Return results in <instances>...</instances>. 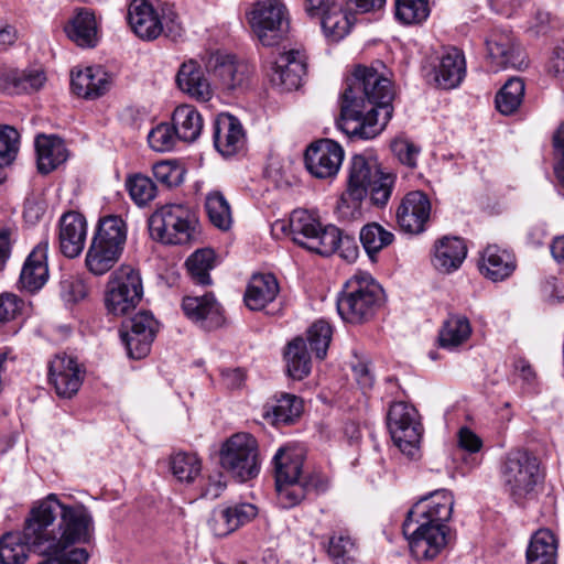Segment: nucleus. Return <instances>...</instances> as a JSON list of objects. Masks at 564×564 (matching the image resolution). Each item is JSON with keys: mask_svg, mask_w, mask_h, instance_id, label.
Wrapping results in <instances>:
<instances>
[{"mask_svg": "<svg viewBox=\"0 0 564 564\" xmlns=\"http://www.w3.org/2000/svg\"><path fill=\"white\" fill-rule=\"evenodd\" d=\"M280 291L278 280L271 273L253 274L245 292V303L251 311H261L272 303Z\"/></svg>", "mask_w": 564, "mask_h": 564, "instance_id": "2f4dec72", "label": "nucleus"}, {"mask_svg": "<svg viewBox=\"0 0 564 564\" xmlns=\"http://www.w3.org/2000/svg\"><path fill=\"white\" fill-rule=\"evenodd\" d=\"M19 132L10 126H0V165H9L19 150Z\"/></svg>", "mask_w": 564, "mask_h": 564, "instance_id": "5fc2aeb1", "label": "nucleus"}, {"mask_svg": "<svg viewBox=\"0 0 564 564\" xmlns=\"http://www.w3.org/2000/svg\"><path fill=\"white\" fill-rule=\"evenodd\" d=\"M467 256L465 241L459 237H443L434 246L432 263L442 273L456 271Z\"/></svg>", "mask_w": 564, "mask_h": 564, "instance_id": "7c9ffc66", "label": "nucleus"}, {"mask_svg": "<svg viewBox=\"0 0 564 564\" xmlns=\"http://www.w3.org/2000/svg\"><path fill=\"white\" fill-rule=\"evenodd\" d=\"M395 176L381 170L372 155L355 154L349 163L347 188L340 195L337 212L346 220L361 217V204L369 195L372 205L383 207L390 199Z\"/></svg>", "mask_w": 564, "mask_h": 564, "instance_id": "20e7f679", "label": "nucleus"}, {"mask_svg": "<svg viewBox=\"0 0 564 564\" xmlns=\"http://www.w3.org/2000/svg\"><path fill=\"white\" fill-rule=\"evenodd\" d=\"M299 485L303 489V499L311 491H315V492L319 494L327 489L326 478L318 473H311L308 475H303L299 481Z\"/></svg>", "mask_w": 564, "mask_h": 564, "instance_id": "680f3d73", "label": "nucleus"}, {"mask_svg": "<svg viewBox=\"0 0 564 564\" xmlns=\"http://www.w3.org/2000/svg\"><path fill=\"white\" fill-rule=\"evenodd\" d=\"M186 268L192 281L198 285H210V270L215 267V253L212 249H199L186 260Z\"/></svg>", "mask_w": 564, "mask_h": 564, "instance_id": "c03bdc74", "label": "nucleus"}, {"mask_svg": "<svg viewBox=\"0 0 564 564\" xmlns=\"http://www.w3.org/2000/svg\"><path fill=\"white\" fill-rule=\"evenodd\" d=\"M131 199L138 206H144L156 196L154 182L144 175H134L127 181Z\"/></svg>", "mask_w": 564, "mask_h": 564, "instance_id": "603ef678", "label": "nucleus"}, {"mask_svg": "<svg viewBox=\"0 0 564 564\" xmlns=\"http://www.w3.org/2000/svg\"><path fill=\"white\" fill-rule=\"evenodd\" d=\"M283 231H289L292 240L300 247L323 257H329L335 252L348 262H354L359 254L356 239L343 235L334 225L323 227L306 210H293L289 224L281 225Z\"/></svg>", "mask_w": 564, "mask_h": 564, "instance_id": "39448f33", "label": "nucleus"}, {"mask_svg": "<svg viewBox=\"0 0 564 564\" xmlns=\"http://www.w3.org/2000/svg\"><path fill=\"white\" fill-rule=\"evenodd\" d=\"M33 523L28 535L48 553H58L75 544L88 543L94 534V519L83 503L67 505L50 494L32 509Z\"/></svg>", "mask_w": 564, "mask_h": 564, "instance_id": "f03ea898", "label": "nucleus"}, {"mask_svg": "<svg viewBox=\"0 0 564 564\" xmlns=\"http://www.w3.org/2000/svg\"><path fill=\"white\" fill-rule=\"evenodd\" d=\"M471 335L469 319L460 314H449L440 329L438 340L443 348H454L465 343Z\"/></svg>", "mask_w": 564, "mask_h": 564, "instance_id": "58836bf2", "label": "nucleus"}, {"mask_svg": "<svg viewBox=\"0 0 564 564\" xmlns=\"http://www.w3.org/2000/svg\"><path fill=\"white\" fill-rule=\"evenodd\" d=\"M501 479L509 497L523 505L533 497L541 479L539 458L527 449L510 451L501 466Z\"/></svg>", "mask_w": 564, "mask_h": 564, "instance_id": "6e6552de", "label": "nucleus"}, {"mask_svg": "<svg viewBox=\"0 0 564 564\" xmlns=\"http://www.w3.org/2000/svg\"><path fill=\"white\" fill-rule=\"evenodd\" d=\"M182 310L187 318L207 330L220 327L225 321L223 307L212 292L202 296H184Z\"/></svg>", "mask_w": 564, "mask_h": 564, "instance_id": "5701e85b", "label": "nucleus"}, {"mask_svg": "<svg viewBox=\"0 0 564 564\" xmlns=\"http://www.w3.org/2000/svg\"><path fill=\"white\" fill-rule=\"evenodd\" d=\"M142 295L140 273L132 267L123 264L110 275L105 304L110 314L124 315L135 308Z\"/></svg>", "mask_w": 564, "mask_h": 564, "instance_id": "f8f14e48", "label": "nucleus"}, {"mask_svg": "<svg viewBox=\"0 0 564 564\" xmlns=\"http://www.w3.org/2000/svg\"><path fill=\"white\" fill-rule=\"evenodd\" d=\"M176 140H178V138L173 122L172 126L169 123H161L156 126L148 135L150 147L156 152H166L172 150Z\"/></svg>", "mask_w": 564, "mask_h": 564, "instance_id": "864d4df0", "label": "nucleus"}, {"mask_svg": "<svg viewBox=\"0 0 564 564\" xmlns=\"http://www.w3.org/2000/svg\"><path fill=\"white\" fill-rule=\"evenodd\" d=\"M393 97L390 79L372 67L358 65L340 97L338 129L351 140L373 139L392 118Z\"/></svg>", "mask_w": 564, "mask_h": 564, "instance_id": "f257e3e1", "label": "nucleus"}, {"mask_svg": "<svg viewBox=\"0 0 564 564\" xmlns=\"http://www.w3.org/2000/svg\"><path fill=\"white\" fill-rule=\"evenodd\" d=\"M113 84L112 75L101 66H88L72 70L70 87L77 96L94 100L108 93Z\"/></svg>", "mask_w": 564, "mask_h": 564, "instance_id": "4be33fe9", "label": "nucleus"}, {"mask_svg": "<svg viewBox=\"0 0 564 564\" xmlns=\"http://www.w3.org/2000/svg\"><path fill=\"white\" fill-rule=\"evenodd\" d=\"M223 383L230 390L240 389L246 380V373L241 368L221 370Z\"/></svg>", "mask_w": 564, "mask_h": 564, "instance_id": "774afa93", "label": "nucleus"}, {"mask_svg": "<svg viewBox=\"0 0 564 564\" xmlns=\"http://www.w3.org/2000/svg\"><path fill=\"white\" fill-rule=\"evenodd\" d=\"M284 358L286 360L288 375L294 380H302L311 372V357L307 351L306 341L294 338L288 344Z\"/></svg>", "mask_w": 564, "mask_h": 564, "instance_id": "ea45409f", "label": "nucleus"}, {"mask_svg": "<svg viewBox=\"0 0 564 564\" xmlns=\"http://www.w3.org/2000/svg\"><path fill=\"white\" fill-rule=\"evenodd\" d=\"M383 301V290L369 274L349 279L337 300L340 317L359 324L370 319Z\"/></svg>", "mask_w": 564, "mask_h": 564, "instance_id": "0eeeda50", "label": "nucleus"}, {"mask_svg": "<svg viewBox=\"0 0 564 564\" xmlns=\"http://www.w3.org/2000/svg\"><path fill=\"white\" fill-rule=\"evenodd\" d=\"M173 475L180 481L192 482L200 474L202 463L196 454L180 452L170 460Z\"/></svg>", "mask_w": 564, "mask_h": 564, "instance_id": "09e8293b", "label": "nucleus"}, {"mask_svg": "<svg viewBox=\"0 0 564 564\" xmlns=\"http://www.w3.org/2000/svg\"><path fill=\"white\" fill-rule=\"evenodd\" d=\"M83 380L84 372L75 358L58 354L50 361L48 382L59 398H73L78 392Z\"/></svg>", "mask_w": 564, "mask_h": 564, "instance_id": "6ab92c4d", "label": "nucleus"}, {"mask_svg": "<svg viewBox=\"0 0 564 564\" xmlns=\"http://www.w3.org/2000/svg\"><path fill=\"white\" fill-rule=\"evenodd\" d=\"M23 301L15 294L3 293L0 295V323L9 322L21 312Z\"/></svg>", "mask_w": 564, "mask_h": 564, "instance_id": "13d9d810", "label": "nucleus"}, {"mask_svg": "<svg viewBox=\"0 0 564 564\" xmlns=\"http://www.w3.org/2000/svg\"><path fill=\"white\" fill-rule=\"evenodd\" d=\"M223 509L229 516L228 518L230 519V522H232L235 530L250 522L258 513L257 507L247 502L234 503Z\"/></svg>", "mask_w": 564, "mask_h": 564, "instance_id": "4d7b16f0", "label": "nucleus"}, {"mask_svg": "<svg viewBox=\"0 0 564 564\" xmlns=\"http://www.w3.org/2000/svg\"><path fill=\"white\" fill-rule=\"evenodd\" d=\"M87 223L77 212L65 213L59 220V248L67 258L79 256L85 247Z\"/></svg>", "mask_w": 564, "mask_h": 564, "instance_id": "393cba45", "label": "nucleus"}, {"mask_svg": "<svg viewBox=\"0 0 564 564\" xmlns=\"http://www.w3.org/2000/svg\"><path fill=\"white\" fill-rule=\"evenodd\" d=\"M196 225L195 214L182 204L164 205L149 218L151 237L165 245H185L194 241Z\"/></svg>", "mask_w": 564, "mask_h": 564, "instance_id": "1a4fd4ad", "label": "nucleus"}, {"mask_svg": "<svg viewBox=\"0 0 564 564\" xmlns=\"http://www.w3.org/2000/svg\"><path fill=\"white\" fill-rule=\"evenodd\" d=\"M359 240L369 259L376 261L377 254L393 242L394 235L373 221L362 226Z\"/></svg>", "mask_w": 564, "mask_h": 564, "instance_id": "a19ab883", "label": "nucleus"}, {"mask_svg": "<svg viewBox=\"0 0 564 564\" xmlns=\"http://www.w3.org/2000/svg\"><path fill=\"white\" fill-rule=\"evenodd\" d=\"M206 212L210 223L220 230H228L231 226V209L229 203L220 192H212L206 197Z\"/></svg>", "mask_w": 564, "mask_h": 564, "instance_id": "a18cd8bd", "label": "nucleus"}, {"mask_svg": "<svg viewBox=\"0 0 564 564\" xmlns=\"http://www.w3.org/2000/svg\"><path fill=\"white\" fill-rule=\"evenodd\" d=\"M333 330L330 325L321 319L315 322L307 330V341L312 351L318 359H324L327 355Z\"/></svg>", "mask_w": 564, "mask_h": 564, "instance_id": "3c124183", "label": "nucleus"}, {"mask_svg": "<svg viewBox=\"0 0 564 564\" xmlns=\"http://www.w3.org/2000/svg\"><path fill=\"white\" fill-rule=\"evenodd\" d=\"M431 203L429 197L420 191L408 193L402 199L397 219L400 228L409 234H421L430 219Z\"/></svg>", "mask_w": 564, "mask_h": 564, "instance_id": "412c9836", "label": "nucleus"}, {"mask_svg": "<svg viewBox=\"0 0 564 564\" xmlns=\"http://www.w3.org/2000/svg\"><path fill=\"white\" fill-rule=\"evenodd\" d=\"M219 456L221 467L240 482L256 478L260 471L258 442L251 434H234L223 444Z\"/></svg>", "mask_w": 564, "mask_h": 564, "instance_id": "9d476101", "label": "nucleus"}, {"mask_svg": "<svg viewBox=\"0 0 564 564\" xmlns=\"http://www.w3.org/2000/svg\"><path fill=\"white\" fill-rule=\"evenodd\" d=\"M69 40L83 48H93L98 43L97 23L95 14L87 10H79L65 26Z\"/></svg>", "mask_w": 564, "mask_h": 564, "instance_id": "f704fd0d", "label": "nucleus"}, {"mask_svg": "<svg viewBox=\"0 0 564 564\" xmlns=\"http://www.w3.org/2000/svg\"><path fill=\"white\" fill-rule=\"evenodd\" d=\"M228 517L223 508L213 511L208 527L216 536L223 538L236 531Z\"/></svg>", "mask_w": 564, "mask_h": 564, "instance_id": "bf43d9fd", "label": "nucleus"}, {"mask_svg": "<svg viewBox=\"0 0 564 564\" xmlns=\"http://www.w3.org/2000/svg\"><path fill=\"white\" fill-rule=\"evenodd\" d=\"M466 74L465 57L457 48H451L442 56L435 80L444 89L457 87Z\"/></svg>", "mask_w": 564, "mask_h": 564, "instance_id": "c9c22d12", "label": "nucleus"}, {"mask_svg": "<svg viewBox=\"0 0 564 564\" xmlns=\"http://www.w3.org/2000/svg\"><path fill=\"white\" fill-rule=\"evenodd\" d=\"M32 511L25 518L23 530L7 532L0 536V564H24L29 558L31 551L41 555L48 553L42 546L37 545V541L28 535L29 525L33 524ZM35 524L36 521H35Z\"/></svg>", "mask_w": 564, "mask_h": 564, "instance_id": "aec40b11", "label": "nucleus"}, {"mask_svg": "<svg viewBox=\"0 0 564 564\" xmlns=\"http://www.w3.org/2000/svg\"><path fill=\"white\" fill-rule=\"evenodd\" d=\"M303 412V400L295 394L281 393L274 404H267L264 417L274 425H289L297 420Z\"/></svg>", "mask_w": 564, "mask_h": 564, "instance_id": "4c0bfd02", "label": "nucleus"}, {"mask_svg": "<svg viewBox=\"0 0 564 564\" xmlns=\"http://www.w3.org/2000/svg\"><path fill=\"white\" fill-rule=\"evenodd\" d=\"M304 463L303 451L294 446L280 447L273 456L275 488L283 508H292L303 500L299 485Z\"/></svg>", "mask_w": 564, "mask_h": 564, "instance_id": "9b49d317", "label": "nucleus"}, {"mask_svg": "<svg viewBox=\"0 0 564 564\" xmlns=\"http://www.w3.org/2000/svg\"><path fill=\"white\" fill-rule=\"evenodd\" d=\"M208 66L215 80L226 90H234L242 86L249 75L248 66L237 62L230 55H213Z\"/></svg>", "mask_w": 564, "mask_h": 564, "instance_id": "bb28decb", "label": "nucleus"}, {"mask_svg": "<svg viewBox=\"0 0 564 564\" xmlns=\"http://www.w3.org/2000/svg\"><path fill=\"white\" fill-rule=\"evenodd\" d=\"M127 18L135 35L142 40L152 41L162 34V22L153 7L144 0H133Z\"/></svg>", "mask_w": 564, "mask_h": 564, "instance_id": "cd10ccee", "label": "nucleus"}, {"mask_svg": "<svg viewBox=\"0 0 564 564\" xmlns=\"http://www.w3.org/2000/svg\"><path fill=\"white\" fill-rule=\"evenodd\" d=\"M270 82L280 91H292L302 85L306 59L297 50L283 51L271 62Z\"/></svg>", "mask_w": 564, "mask_h": 564, "instance_id": "a211bd4d", "label": "nucleus"}, {"mask_svg": "<svg viewBox=\"0 0 564 564\" xmlns=\"http://www.w3.org/2000/svg\"><path fill=\"white\" fill-rule=\"evenodd\" d=\"M553 147L558 156L557 163L554 166V172L558 181L564 186V122L553 135Z\"/></svg>", "mask_w": 564, "mask_h": 564, "instance_id": "e2e57ef3", "label": "nucleus"}, {"mask_svg": "<svg viewBox=\"0 0 564 564\" xmlns=\"http://www.w3.org/2000/svg\"><path fill=\"white\" fill-rule=\"evenodd\" d=\"M214 145L224 156L236 154L245 144V131L238 118L220 113L214 120Z\"/></svg>", "mask_w": 564, "mask_h": 564, "instance_id": "b1692460", "label": "nucleus"}, {"mask_svg": "<svg viewBox=\"0 0 564 564\" xmlns=\"http://www.w3.org/2000/svg\"><path fill=\"white\" fill-rule=\"evenodd\" d=\"M288 11L280 0H258L251 11L250 24L264 46L276 44L288 31Z\"/></svg>", "mask_w": 564, "mask_h": 564, "instance_id": "4468645a", "label": "nucleus"}, {"mask_svg": "<svg viewBox=\"0 0 564 564\" xmlns=\"http://www.w3.org/2000/svg\"><path fill=\"white\" fill-rule=\"evenodd\" d=\"M35 150L37 170L42 174H48L67 159V150L64 142L55 135H37L35 139Z\"/></svg>", "mask_w": 564, "mask_h": 564, "instance_id": "72a5a7b5", "label": "nucleus"}, {"mask_svg": "<svg viewBox=\"0 0 564 564\" xmlns=\"http://www.w3.org/2000/svg\"><path fill=\"white\" fill-rule=\"evenodd\" d=\"M387 424L394 444L403 454L414 458L423 434L416 409L406 402H394L389 409Z\"/></svg>", "mask_w": 564, "mask_h": 564, "instance_id": "ddd939ff", "label": "nucleus"}, {"mask_svg": "<svg viewBox=\"0 0 564 564\" xmlns=\"http://www.w3.org/2000/svg\"><path fill=\"white\" fill-rule=\"evenodd\" d=\"M47 245L40 243L26 258L22 268L19 283L21 288L30 293H34L43 288L48 278V268L46 263Z\"/></svg>", "mask_w": 564, "mask_h": 564, "instance_id": "c756f323", "label": "nucleus"}, {"mask_svg": "<svg viewBox=\"0 0 564 564\" xmlns=\"http://www.w3.org/2000/svg\"><path fill=\"white\" fill-rule=\"evenodd\" d=\"M486 47L495 70L507 68L522 70L529 65L523 48L507 31L494 30L486 39Z\"/></svg>", "mask_w": 564, "mask_h": 564, "instance_id": "f3484780", "label": "nucleus"}, {"mask_svg": "<svg viewBox=\"0 0 564 564\" xmlns=\"http://www.w3.org/2000/svg\"><path fill=\"white\" fill-rule=\"evenodd\" d=\"M178 88L199 101H207L212 97L210 84L206 79L199 64L193 59L181 65L176 74Z\"/></svg>", "mask_w": 564, "mask_h": 564, "instance_id": "473e14b6", "label": "nucleus"}, {"mask_svg": "<svg viewBox=\"0 0 564 564\" xmlns=\"http://www.w3.org/2000/svg\"><path fill=\"white\" fill-rule=\"evenodd\" d=\"M128 236V225L118 215H108L98 220L91 243L86 253V267L95 275L111 270L121 258Z\"/></svg>", "mask_w": 564, "mask_h": 564, "instance_id": "423d86ee", "label": "nucleus"}, {"mask_svg": "<svg viewBox=\"0 0 564 564\" xmlns=\"http://www.w3.org/2000/svg\"><path fill=\"white\" fill-rule=\"evenodd\" d=\"M524 88L525 85L522 78L512 77L508 79L496 95L497 110L505 116L514 113L522 104Z\"/></svg>", "mask_w": 564, "mask_h": 564, "instance_id": "79ce46f5", "label": "nucleus"}, {"mask_svg": "<svg viewBox=\"0 0 564 564\" xmlns=\"http://www.w3.org/2000/svg\"><path fill=\"white\" fill-rule=\"evenodd\" d=\"M429 14L427 0H395V17L404 24H419Z\"/></svg>", "mask_w": 564, "mask_h": 564, "instance_id": "8fccbe9b", "label": "nucleus"}, {"mask_svg": "<svg viewBox=\"0 0 564 564\" xmlns=\"http://www.w3.org/2000/svg\"><path fill=\"white\" fill-rule=\"evenodd\" d=\"M454 498L451 491L437 489L422 497L408 512L402 524L412 555L433 560L446 545V522L451 519Z\"/></svg>", "mask_w": 564, "mask_h": 564, "instance_id": "7ed1b4c3", "label": "nucleus"}, {"mask_svg": "<svg viewBox=\"0 0 564 564\" xmlns=\"http://www.w3.org/2000/svg\"><path fill=\"white\" fill-rule=\"evenodd\" d=\"M46 560L39 564H87L89 553L84 547H69L58 553H43Z\"/></svg>", "mask_w": 564, "mask_h": 564, "instance_id": "6e6d98bb", "label": "nucleus"}, {"mask_svg": "<svg viewBox=\"0 0 564 564\" xmlns=\"http://www.w3.org/2000/svg\"><path fill=\"white\" fill-rule=\"evenodd\" d=\"M154 177L159 183L167 187L176 185V170L167 162H160L153 166Z\"/></svg>", "mask_w": 564, "mask_h": 564, "instance_id": "69168bd1", "label": "nucleus"}, {"mask_svg": "<svg viewBox=\"0 0 564 564\" xmlns=\"http://www.w3.org/2000/svg\"><path fill=\"white\" fill-rule=\"evenodd\" d=\"M516 257L496 245L488 246L481 253L480 272L494 282L503 281L516 270Z\"/></svg>", "mask_w": 564, "mask_h": 564, "instance_id": "c85d7f7f", "label": "nucleus"}, {"mask_svg": "<svg viewBox=\"0 0 564 564\" xmlns=\"http://www.w3.org/2000/svg\"><path fill=\"white\" fill-rule=\"evenodd\" d=\"M344 160V150L330 139H321L311 143L304 154L307 171L316 178H333L338 174Z\"/></svg>", "mask_w": 564, "mask_h": 564, "instance_id": "dca6fc26", "label": "nucleus"}, {"mask_svg": "<svg viewBox=\"0 0 564 564\" xmlns=\"http://www.w3.org/2000/svg\"><path fill=\"white\" fill-rule=\"evenodd\" d=\"M326 552L334 564H354L357 561L358 546L349 534L334 533L328 539Z\"/></svg>", "mask_w": 564, "mask_h": 564, "instance_id": "37998d69", "label": "nucleus"}, {"mask_svg": "<svg viewBox=\"0 0 564 564\" xmlns=\"http://www.w3.org/2000/svg\"><path fill=\"white\" fill-rule=\"evenodd\" d=\"M557 540L549 529L538 530L531 538L527 558L556 560Z\"/></svg>", "mask_w": 564, "mask_h": 564, "instance_id": "49530a36", "label": "nucleus"}, {"mask_svg": "<svg viewBox=\"0 0 564 564\" xmlns=\"http://www.w3.org/2000/svg\"><path fill=\"white\" fill-rule=\"evenodd\" d=\"M172 122L178 140L184 142L196 141L204 127L202 115L192 105L176 107L172 116Z\"/></svg>", "mask_w": 564, "mask_h": 564, "instance_id": "e433bc0d", "label": "nucleus"}, {"mask_svg": "<svg viewBox=\"0 0 564 564\" xmlns=\"http://www.w3.org/2000/svg\"><path fill=\"white\" fill-rule=\"evenodd\" d=\"M46 76L41 69H18L10 66L0 67V91L9 95L33 93L41 89Z\"/></svg>", "mask_w": 564, "mask_h": 564, "instance_id": "a878e982", "label": "nucleus"}, {"mask_svg": "<svg viewBox=\"0 0 564 564\" xmlns=\"http://www.w3.org/2000/svg\"><path fill=\"white\" fill-rule=\"evenodd\" d=\"M458 445L460 448L469 453H476L481 448L482 441L473 431L467 427H463L458 433Z\"/></svg>", "mask_w": 564, "mask_h": 564, "instance_id": "338daca9", "label": "nucleus"}, {"mask_svg": "<svg viewBox=\"0 0 564 564\" xmlns=\"http://www.w3.org/2000/svg\"><path fill=\"white\" fill-rule=\"evenodd\" d=\"M546 70L551 76L564 82V43L554 48Z\"/></svg>", "mask_w": 564, "mask_h": 564, "instance_id": "0e129e2a", "label": "nucleus"}, {"mask_svg": "<svg viewBox=\"0 0 564 564\" xmlns=\"http://www.w3.org/2000/svg\"><path fill=\"white\" fill-rule=\"evenodd\" d=\"M319 19L325 35L333 41L341 40L351 28L348 15L338 3Z\"/></svg>", "mask_w": 564, "mask_h": 564, "instance_id": "de8ad7c7", "label": "nucleus"}, {"mask_svg": "<svg viewBox=\"0 0 564 564\" xmlns=\"http://www.w3.org/2000/svg\"><path fill=\"white\" fill-rule=\"evenodd\" d=\"M392 151L402 164L410 167L416 166L419 149L406 140H398L392 143Z\"/></svg>", "mask_w": 564, "mask_h": 564, "instance_id": "052dcab7", "label": "nucleus"}, {"mask_svg": "<svg viewBox=\"0 0 564 564\" xmlns=\"http://www.w3.org/2000/svg\"><path fill=\"white\" fill-rule=\"evenodd\" d=\"M158 329V322L151 313L145 311L124 322L120 329V336L128 356L133 359L148 356Z\"/></svg>", "mask_w": 564, "mask_h": 564, "instance_id": "2eb2a0df", "label": "nucleus"}]
</instances>
